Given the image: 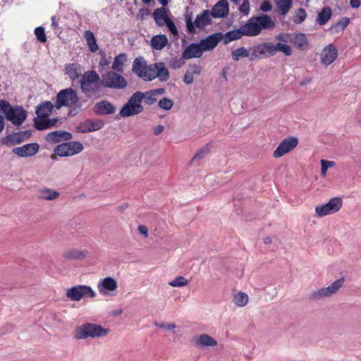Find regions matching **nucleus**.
Returning a JSON list of instances; mask_svg holds the SVG:
<instances>
[{
	"label": "nucleus",
	"mask_w": 361,
	"mask_h": 361,
	"mask_svg": "<svg viewBox=\"0 0 361 361\" xmlns=\"http://www.w3.org/2000/svg\"><path fill=\"white\" fill-rule=\"evenodd\" d=\"M54 105L51 102H44L41 103L36 109L37 118L34 119V126L39 130H45L54 126L59 121L58 118H49L51 114Z\"/></svg>",
	"instance_id": "1"
},
{
	"label": "nucleus",
	"mask_w": 361,
	"mask_h": 361,
	"mask_svg": "<svg viewBox=\"0 0 361 361\" xmlns=\"http://www.w3.org/2000/svg\"><path fill=\"white\" fill-rule=\"evenodd\" d=\"M245 36L254 37L260 34L262 29H273L275 23L271 18L266 14L253 16L241 26Z\"/></svg>",
	"instance_id": "2"
},
{
	"label": "nucleus",
	"mask_w": 361,
	"mask_h": 361,
	"mask_svg": "<svg viewBox=\"0 0 361 361\" xmlns=\"http://www.w3.org/2000/svg\"><path fill=\"white\" fill-rule=\"evenodd\" d=\"M0 112L3 113L6 118L14 126L21 125L27 116V111L22 106H13L8 101L0 100Z\"/></svg>",
	"instance_id": "3"
},
{
	"label": "nucleus",
	"mask_w": 361,
	"mask_h": 361,
	"mask_svg": "<svg viewBox=\"0 0 361 361\" xmlns=\"http://www.w3.org/2000/svg\"><path fill=\"white\" fill-rule=\"evenodd\" d=\"M81 91L87 96L97 94L102 87V79L94 71H88L81 76L80 81Z\"/></svg>",
	"instance_id": "4"
},
{
	"label": "nucleus",
	"mask_w": 361,
	"mask_h": 361,
	"mask_svg": "<svg viewBox=\"0 0 361 361\" xmlns=\"http://www.w3.org/2000/svg\"><path fill=\"white\" fill-rule=\"evenodd\" d=\"M109 331V329L103 328L101 325L85 323L75 329L74 338L76 340H85L88 338L104 337Z\"/></svg>",
	"instance_id": "5"
},
{
	"label": "nucleus",
	"mask_w": 361,
	"mask_h": 361,
	"mask_svg": "<svg viewBox=\"0 0 361 361\" xmlns=\"http://www.w3.org/2000/svg\"><path fill=\"white\" fill-rule=\"evenodd\" d=\"M144 99L143 92H135L129 98L127 103L125 104L120 110V115L122 117H129L141 113L144 108L142 106V102Z\"/></svg>",
	"instance_id": "6"
},
{
	"label": "nucleus",
	"mask_w": 361,
	"mask_h": 361,
	"mask_svg": "<svg viewBox=\"0 0 361 361\" xmlns=\"http://www.w3.org/2000/svg\"><path fill=\"white\" fill-rule=\"evenodd\" d=\"M78 97L75 90L71 87L60 90L56 95L55 107L57 109L62 106H75L78 103Z\"/></svg>",
	"instance_id": "7"
},
{
	"label": "nucleus",
	"mask_w": 361,
	"mask_h": 361,
	"mask_svg": "<svg viewBox=\"0 0 361 361\" xmlns=\"http://www.w3.org/2000/svg\"><path fill=\"white\" fill-rule=\"evenodd\" d=\"M102 83L105 87L113 89H124L127 87V81L121 74L114 71H107L102 75Z\"/></svg>",
	"instance_id": "8"
},
{
	"label": "nucleus",
	"mask_w": 361,
	"mask_h": 361,
	"mask_svg": "<svg viewBox=\"0 0 361 361\" xmlns=\"http://www.w3.org/2000/svg\"><path fill=\"white\" fill-rule=\"evenodd\" d=\"M66 295L71 300L79 301L85 297L94 298L96 296V293L89 286L78 285L68 288L66 290Z\"/></svg>",
	"instance_id": "9"
},
{
	"label": "nucleus",
	"mask_w": 361,
	"mask_h": 361,
	"mask_svg": "<svg viewBox=\"0 0 361 361\" xmlns=\"http://www.w3.org/2000/svg\"><path fill=\"white\" fill-rule=\"evenodd\" d=\"M82 149L83 146L80 142L72 141L57 145L54 152L59 157H70L80 153Z\"/></svg>",
	"instance_id": "10"
},
{
	"label": "nucleus",
	"mask_w": 361,
	"mask_h": 361,
	"mask_svg": "<svg viewBox=\"0 0 361 361\" xmlns=\"http://www.w3.org/2000/svg\"><path fill=\"white\" fill-rule=\"evenodd\" d=\"M212 22L211 14L208 10H204L200 14H198L192 23V18L188 17L186 19V26L188 32L194 33L195 31V27L199 29H203L205 26L210 24Z\"/></svg>",
	"instance_id": "11"
},
{
	"label": "nucleus",
	"mask_w": 361,
	"mask_h": 361,
	"mask_svg": "<svg viewBox=\"0 0 361 361\" xmlns=\"http://www.w3.org/2000/svg\"><path fill=\"white\" fill-rule=\"evenodd\" d=\"M342 204L343 201L341 198L333 197L328 203L317 206L315 211L319 216H324L338 212L341 208Z\"/></svg>",
	"instance_id": "12"
},
{
	"label": "nucleus",
	"mask_w": 361,
	"mask_h": 361,
	"mask_svg": "<svg viewBox=\"0 0 361 361\" xmlns=\"http://www.w3.org/2000/svg\"><path fill=\"white\" fill-rule=\"evenodd\" d=\"M298 145V139L296 137L290 136L284 139L274 151L273 157L280 158L292 151Z\"/></svg>",
	"instance_id": "13"
},
{
	"label": "nucleus",
	"mask_w": 361,
	"mask_h": 361,
	"mask_svg": "<svg viewBox=\"0 0 361 361\" xmlns=\"http://www.w3.org/2000/svg\"><path fill=\"white\" fill-rule=\"evenodd\" d=\"M39 144L34 142L15 147L12 149V152L19 157H27L36 154L39 152Z\"/></svg>",
	"instance_id": "14"
},
{
	"label": "nucleus",
	"mask_w": 361,
	"mask_h": 361,
	"mask_svg": "<svg viewBox=\"0 0 361 361\" xmlns=\"http://www.w3.org/2000/svg\"><path fill=\"white\" fill-rule=\"evenodd\" d=\"M31 135L29 130L13 133L3 138L2 142L6 145H16L20 144Z\"/></svg>",
	"instance_id": "15"
},
{
	"label": "nucleus",
	"mask_w": 361,
	"mask_h": 361,
	"mask_svg": "<svg viewBox=\"0 0 361 361\" xmlns=\"http://www.w3.org/2000/svg\"><path fill=\"white\" fill-rule=\"evenodd\" d=\"M276 54V47L273 43L266 42L256 46L252 54L254 58H259L261 56H274Z\"/></svg>",
	"instance_id": "16"
},
{
	"label": "nucleus",
	"mask_w": 361,
	"mask_h": 361,
	"mask_svg": "<svg viewBox=\"0 0 361 361\" xmlns=\"http://www.w3.org/2000/svg\"><path fill=\"white\" fill-rule=\"evenodd\" d=\"M118 287L117 281L112 277L108 276L100 280L97 285V289L100 294L108 295L109 292L114 291Z\"/></svg>",
	"instance_id": "17"
},
{
	"label": "nucleus",
	"mask_w": 361,
	"mask_h": 361,
	"mask_svg": "<svg viewBox=\"0 0 361 361\" xmlns=\"http://www.w3.org/2000/svg\"><path fill=\"white\" fill-rule=\"evenodd\" d=\"M338 56V50L333 44L326 47L321 54L322 63L329 66L332 63Z\"/></svg>",
	"instance_id": "18"
},
{
	"label": "nucleus",
	"mask_w": 361,
	"mask_h": 361,
	"mask_svg": "<svg viewBox=\"0 0 361 361\" xmlns=\"http://www.w3.org/2000/svg\"><path fill=\"white\" fill-rule=\"evenodd\" d=\"M204 49L201 43L190 44L183 52L182 56L184 59L200 58L202 56Z\"/></svg>",
	"instance_id": "19"
},
{
	"label": "nucleus",
	"mask_w": 361,
	"mask_h": 361,
	"mask_svg": "<svg viewBox=\"0 0 361 361\" xmlns=\"http://www.w3.org/2000/svg\"><path fill=\"white\" fill-rule=\"evenodd\" d=\"M228 11L227 0H220L212 8L211 16L214 18H223L228 15Z\"/></svg>",
	"instance_id": "20"
},
{
	"label": "nucleus",
	"mask_w": 361,
	"mask_h": 361,
	"mask_svg": "<svg viewBox=\"0 0 361 361\" xmlns=\"http://www.w3.org/2000/svg\"><path fill=\"white\" fill-rule=\"evenodd\" d=\"M223 39V35L221 32L214 33L204 39H202L200 43L204 51L212 50L214 49L218 43Z\"/></svg>",
	"instance_id": "21"
},
{
	"label": "nucleus",
	"mask_w": 361,
	"mask_h": 361,
	"mask_svg": "<svg viewBox=\"0 0 361 361\" xmlns=\"http://www.w3.org/2000/svg\"><path fill=\"white\" fill-rule=\"evenodd\" d=\"M93 109L94 113L98 115L113 114L116 111V108L113 104L106 100L97 102Z\"/></svg>",
	"instance_id": "22"
},
{
	"label": "nucleus",
	"mask_w": 361,
	"mask_h": 361,
	"mask_svg": "<svg viewBox=\"0 0 361 361\" xmlns=\"http://www.w3.org/2000/svg\"><path fill=\"white\" fill-rule=\"evenodd\" d=\"M104 126L103 122L101 121H91L87 120L85 122L80 123L78 128L79 132L85 133L88 132H93L101 129Z\"/></svg>",
	"instance_id": "23"
},
{
	"label": "nucleus",
	"mask_w": 361,
	"mask_h": 361,
	"mask_svg": "<svg viewBox=\"0 0 361 361\" xmlns=\"http://www.w3.org/2000/svg\"><path fill=\"white\" fill-rule=\"evenodd\" d=\"M71 138V133L62 130H56L49 133L47 135V140L53 143H57L62 141L70 140Z\"/></svg>",
	"instance_id": "24"
},
{
	"label": "nucleus",
	"mask_w": 361,
	"mask_h": 361,
	"mask_svg": "<svg viewBox=\"0 0 361 361\" xmlns=\"http://www.w3.org/2000/svg\"><path fill=\"white\" fill-rule=\"evenodd\" d=\"M153 18L157 25L159 27L163 26L170 18L164 6L156 8L153 12Z\"/></svg>",
	"instance_id": "25"
},
{
	"label": "nucleus",
	"mask_w": 361,
	"mask_h": 361,
	"mask_svg": "<svg viewBox=\"0 0 361 361\" xmlns=\"http://www.w3.org/2000/svg\"><path fill=\"white\" fill-rule=\"evenodd\" d=\"M290 43L299 50L306 49L308 40L306 35L303 33H298L292 36Z\"/></svg>",
	"instance_id": "26"
},
{
	"label": "nucleus",
	"mask_w": 361,
	"mask_h": 361,
	"mask_svg": "<svg viewBox=\"0 0 361 361\" xmlns=\"http://www.w3.org/2000/svg\"><path fill=\"white\" fill-rule=\"evenodd\" d=\"M155 78H158L160 81L165 82L169 78V72L162 62L155 63Z\"/></svg>",
	"instance_id": "27"
},
{
	"label": "nucleus",
	"mask_w": 361,
	"mask_h": 361,
	"mask_svg": "<svg viewBox=\"0 0 361 361\" xmlns=\"http://www.w3.org/2000/svg\"><path fill=\"white\" fill-rule=\"evenodd\" d=\"M331 16V8L329 6H324L322 11L318 13L316 22L319 25H324L330 20Z\"/></svg>",
	"instance_id": "28"
},
{
	"label": "nucleus",
	"mask_w": 361,
	"mask_h": 361,
	"mask_svg": "<svg viewBox=\"0 0 361 361\" xmlns=\"http://www.w3.org/2000/svg\"><path fill=\"white\" fill-rule=\"evenodd\" d=\"M83 37L89 50L93 53L96 52L99 49V47L94 33L90 30H85Z\"/></svg>",
	"instance_id": "29"
},
{
	"label": "nucleus",
	"mask_w": 361,
	"mask_h": 361,
	"mask_svg": "<svg viewBox=\"0 0 361 361\" xmlns=\"http://www.w3.org/2000/svg\"><path fill=\"white\" fill-rule=\"evenodd\" d=\"M169 40L165 35H157L151 39V46L154 49L161 50L166 46Z\"/></svg>",
	"instance_id": "30"
},
{
	"label": "nucleus",
	"mask_w": 361,
	"mask_h": 361,
	"mask_svg": "<svg viewBox=\"0 0 361 361\" xmlns=\"http://www.w3.org/2000/svg\"><path fill=\"white\" fill-rule=\"evenodd\" d=\"M88 252L86 250H78L76 249H71L66 251L63 254V257L68 260L82 259H84Z\"/></svg>",
	"instance_id": "31"
},
{
	"label": "nucleus",
	"mask_w": 361,
	"mask_h": 361,
	"mask_svg": "<svg viewBox=\"0 0 361 361\" xmlns=\"http://www.w3.org/2000/svg\"><path fill=\"white\" fill-rule=\"evenodd\" d=\"M195 345L201 347H212L217 345L216 341L208 334H201L195 341Z\"/></svg>",
	"instance_id": "32"
},
{
	"label": "nucleus",
	"mask_w": 361,
	"mask_h": 361,
	"mask_svg": "<svg viewBox=\"0 0 361 361\" xmlns=\"http://www.w3.org/2000/svg\"><path fill=\"white\" fill-rule=\"evenodd\" d=\"M243 36L245 35L243 31L242 27L237 30L228 31L223 36L224 44H227L233 40L240 39Z\"/></svg>",
	"instance_id": "33"
},
{
	"label": "nucleus",
	"mask_w": 361,
	"mask_h": 361,
	"mask_svg": "<svg viewBox=\"0 0 361 361\" xmlns=\"http://www.w3.org/2000/svg\"><path fill=\"white\" fill-rule=\"evenodd\" d=\"M165 90L164 88H159L143 93L145 102L148 105L154 104L157 101V95L159 94H163Z\"/></svg>",
	"instance_id": "34"
},
{
	"label": "nucleus",
	"mask_w": 361,
	"mask_h": 361,
	"mask_svg": "<svg viewBox=\"0 0 361 361\" xmlns=\"http://www.w3.org/2000/svg\"><path fill=\"white\" fill-rule=\"evenodd\" d=\"M66 73L72 80H75L80 75V65L78 63H70L66 66Z\"/></svg>",
	"instance_id": "35"
},
{
	"label": "nucleus",
	"mask_w": 361,
	"mask_h": 361,
	"mask_svg": "<svg viewBox=\"0 0 361 361\" xmlns=\"http://www.w3.org/2000/svg\"><path fill=\"white\" fill-rule=\"evenodd\" d=\"M127 60V55L126 54H119L114 60L112 64V69L118 73L123 72L124 63Z\"/></svg>",
	"instance_id": "36"
},
{
	"label": "nucleus",
	"mask_w": 361,
	"mask_h": 361,
	"mask_svg": "<svg viewBox=\"0 0 361 361\" xmlns=\"http://www.w3.org/2000/svg\"><path fill=\"white\" fill-rule=\"evenodd\" d=\"M349 24L350 18L348 17H343L341 20L334 24H332L329 28V30L332 33H340L343 32Z\"/></svg>",
	"instance_id": "37"
},
{
	"label": "nucleus",
	"mask_w": 361,
	"mask_h": 361,
	"mask_svg": "<svg viewBox=\"0 0 361 361\" xmlns=\"http://www.w3.org/2000/svg\"><path fill=\"white\" fill-rule=\"evenodd\" d=\"M60 194L58 191L49 188H43L39 190V198L46 200L57 199Z\"/></svg>",
	"instance_id": "38"
},
{
	"label": "nucleus",
	"mask_w": 361,
	"mask_h": 361,
	"mask_svg": "<svg viewBox=\"0 0 361 361\" xmlns=\"http://www.w3.org/2000/svg\"><path fill=\"white\" fill-rule=\"evenodd\" d=\"M146 66V62L142 57L136 58L133 63V71L140 78Z\"/></svg>",
	"instance_id": "39"
},
{
	"label": "nucleus",
	"mask_w": 361,
	"mask_h": 361,
	"mask_svg": "<svg viewBox=\"0 0 361 361\" xmlns=\"http://www.w3.org/2000/svg\"><path fill=\"white\" fill-rule=\"evenodd\" d=\"M275 2L280 14L283 16L288 13L293 4L292 0H275Z\"/></svg>",
	"instance_id": "40"
},
{
	"label": "nucleus",
	"mask_w": 361,
	"mask_h": 361,
	"mask_svg": "<svg viewBox=\"0 0 361 361\" xmlns=\"http://www.w3.org/2000/svg\"><path fill=\"white\" fill-rule=\"evenodd\" d=\"M155 63L146 66L140 78L146 81H152L155 78Z\"/></svg>",
	"instance_id": "41"
},
{
	"label": "nucleus",
	"mask_w": 361,
	"mask_h": 361,
	"mask_svg": "<svg viewBox=\"0 0 361 361\" xmlns=\"http://www.w3.org/2000/svg\"><path fill=\"white\" fill-rule=\"evenodd\" d=\"M344 281H345L344 278H341V279H337L335 281H334L328 287H326L325 288L326 290V293H327L329 297H330L332 295L338 292V290L343 286Z\"/></svg>",
	"instance_id": "42"
},
{
	"label": "nucleus",
	"mask_w": 361,
	"mask_h": 361,
	"mask_svg": "<svg viewBox=\"0 0 361 361\" xmlns=\"http://www.w3.org/2000/svg\"><path fill=\"white\" fill-rule=\"evenodd\" d=\"M326 298H329V295L325 288L313 290L310 294V299L314 301H318Z\"/></svg>",
	"instance_id": "43"
},
{
	"label": "nucleus",
	"mask_w": 361,
	"mask_h": 361,
	"mask_svg": "<svg viewBox=\"0 0 361 361\" xmlns=\"http://www.w3.org/2000/svg\"><path fill=\"white\" fill-rule=\"evenodd\" d=\"M248 295L243 292H240L234 295L233 301L238 307H244L248 302Z\"/></svg>",
	"instance_id": "44"
},
{
	"label": "nucleus",
	"mask_w": 361,
	"mask_h": 361,
	"mask_svg": "<svg viewBox=\"0 0 361 361\" xmlns=\"http://www.w3.org/2000/svg\"><path fill=\"white\" fill-rule=\"evenodd\" d=\"M247 57L249 56V52L245 47H240L236 49L232 52V59L235 61H238L239 60V57Z\"/></svg>",
	"instance_id": "45"
},
{
	"label": "nucleus",
	"mask_w": 361,
	"mask_h": 361,
	"mask_svg": "<svg viewBox=\"0 0 361 361\" xmlns=\"http://www.w3.org/2000/svg\"><path fill=\"white\" fill-rule=\"evenodd\" d=\"M188 283V279H186L183 276H177L175 278V279L170 281L169 284L173 287H181L186 286Z\"/></svg>",
	"instance_id": "46"
},
{
	"label": "nucleus",
	"mask_w": 361,
	"mask_h": 361,
	"mask_svg": "<svg viewBox=\"0 0 361 361\" xmlns=\"http://www.w3.org/2000/svg\"><path fill=\"white\" fill-rule=\"evenodd\" d=\"M35 35L37 40L41 43H45L47 41L44 27L41 26L36 27L35 29Z\"/></svg>",
	"instance_id": "47"
},
{
	"label": "nucleus",
	"mask_w": 361,
	"mask_h": 361,
	"mask_svg": "<svg viewBox=\"0 0 361 361\" xmlns=\"http://www.w3.org/2000/svg\"><path fill=\"white\" fill-rule=\"evenodd\" d=\"M99 54L100 56L99 66H108L111 62V56H106L105 51L102 50L99 51Z\"/></svg>",
	"instance_id": "48"
},
{
	"label": "nucleus",
	"mask_w": 361,
	"mask_h": 361,
	"mask_svg": "<svg viewBox=\"0 0 361 361\" xmlns=\"http://www.w3.org/2000/svg\"><path fill=\"white\" fill-rule=\"evenodd\" d=\"M275 47H276V53L279 51L284 53L285 55H286V56H290L292 54L291 47L288 44H282V43L279 42L275 45Z\"/></svg>",
	"instance_id": "49"
},
{
	"label": "nucleus",
	"mask_w": 361,
	"mask_h": 361,
	"mask_svg": "<svg viewBox=\"0 0 361 361\" xmlns=\"http://www.w3.org/2000/svg\"><path fill=\"white\" fill-rule=\"evenodd\" d=\"M159 106L164 110H169L173 105V101L171 99L163 98L158 103Z\"/></svg>",
	"instance_id": "50"
},
{
	"label": "nucleus",
	"mask_w": 361,
	"mask_h": 361,
	"mask_svg": "<svg viewBox=\"0 0 361 361\" xmlns=\"http://www.w3.org/2000/svg\"><path fill=\"white\" fill-rule=\"evenodd\" d=\"M322 164V175L325 176L326 171L329 168L334 167L335 166V162L332 161H327L324 159L321 160Z\"/></svg>",
	"instance_id": "51"
},
{
	"label": "nucleus",
	"mask_w": 361,
	"mask_h": 361,
	"mask_svg": "<svg viewBox=\"0 0 361 361\" xmlns=\"http://www.w3.org/2000/svg\"><path fill=\"white\" fill-rule=\"evenodd\" d=\"M306 16L307 13L305 10L304 8H300L294 17V22L295 23H301L305 20Z\"/></svg>",
	"instance_id": "52"
},
{
	"label": "nucleus",
	"mask_w": 361,
	"mask_h": 361,
	"mask_svg": "<svg viewBox=\"0 0 361 361\" xmlns=\"http://www.w3.org/2000/svg\"><path fill=\"white\" fill-rule=\"evenodd\" d=\"M238 9L241 13L247 16L250 10V1L248 0H244Z\"/></svg>",
	"instance_id": "53"
},
{
	"label": "nucleus",
	"mask_w": 361,
	"mask_h": 361,
	"mask_svg": "<svg viewBox=\"0 0 361 361\" xmlns=\"http://www.w3.org/2000/svg\"><path fill=\"white\" fill-rule=\"evenodd\" d=\"M164 25H166V26L168 27L169 31L171 34H173V35H178L177 27H176L174 23L171 18H169Z\"/></svg>",
	"instance_id": "54"
},
{
	"label": "nucleus",
	"mask_w": 361,
	"mask_h": 361,
	"mask_svg": "<svg viewBox=\"0 0 361 361\" xmlns=\"http://www.w3.org/2000/svg\"><path fill=\"white\" fill-rule=\"evenodd\" d=\"M153 324L157 327H159L161 329H166L169 331L173 330V329H176V327L175 324H167V323H164V322L159 324L157 321L154 322Z\"/></svg>",
	"instance_id": "55"
},
{
	"label": "nucleus",
	"mask_w": 361,
	"mask_h": 361,
	"mask_svg": "<svg viewBox=\"0 0 361 361\" xmlns=\"http://www.w3.org/2000/svg\"><path fill=\"white\" fill-rule=\"evenodd\" d=\"M291 38H292V36H290V35H288V34H279L276 36V39H278L281 42H283L284 43H288V42L290 43Z\"/></svg>",
	"instance_id": "56"
},
{
	"label": "nucleus",
	"mask_w": 361,
	"mask_h": 361,
	"mask_svg": "<svg viewBox=\"0 0 361 361\" xmlns=\"http://www.w3.org/2000/svg\"><path fill=\"white\" fill-rule=\"evenodd\" d=\"M193 80H194L193 73H190V71H187L185 73V75L183 78L184 82L187 85H190V84L192 83Z\"/></svg>",
	"instance_id": "57"
},
{
	"label": "nucleus",
	"mask_w": 361,
	"mask_h": 361,
	"mask_svg": "<svg viewBox=\"0 0 361 361\" xmlns=\"http://www.w3.org/2000/svg\"><path fill=\"white\" fill-rule=\"evenodd\" d=\"M272 8L271 4L268 1H264L260 6V9L264 12H268Z\"/></svg>",
	"instance_id": "58"
},
{
	"label": "nucleus",
	"mask_w": 361,
	"mask_h": 361,
	"mask_svg": "<svg viewBox=\"0 0 361 361\" xmlns=\"http://www.w3.org/2000/svg\"><path fill=\"white\" fill-rule=\"evenodd\" d=\"M208 152H209V150L207 149H204V148L201 149L200 150H199L197 152V153L195 154V155L193 157L192 160H194L197 158H199V159L203 158L205 156V154L208 153Z\"/></svg>",
	"instance_id": "59"
},
{
	"label": "nucleus",
	"mask_w": 361,
	"mask_h": 361,
	"mask_svg": "<svg viewBox=\"0 0 361 361\" xmlns=\"http://www.w3.org/2000/svg\"><path fill=\"white\" fill-rule=\"evenodd\" d=\"M51 20V27H52L53 30H54V32H56L59 30V24L56 21V16H52Z\"/></svg>",
	"instance_id": "60"
},
{
	"label": "nucleus",
	"mask_w": 361,
	"mask_h": 361,
	"mask_svg": "<svg viewBox=\"0 0 361 361\" xmlns=\"http://www.w3.org/2000/svg\"><path fill=\"white\" fill-rule=\"evenodd\" d=\"M164 130V126L161 125H158L154 128V134L155 135H160Z\"/></svg>",
	"instance_id": "61"
},
{
	"label": "nucleus",
	"mask_w": 361,
	"mask_h": 361,
	"mask_svg": "<svg viewBox=\"0 0 361 361\" xmlns=\"http://www.w3.org/2000/svg\"><path fill=\"white\" fill-rule=\"evenodd\" d=\"M360 0H350V5L353 8H357L360 6Z\"/></svg>",
	"instance_id": "62"
},
{
	"label": "nucleus",
	"mask_w": 361,
	"mask_h": 361,
	"mask_svg": "<svg viewBox=\"0 0 361 361\" xmlns=\"http://www.w3.org/2000/svg\"><path fill=\"white\" fill-rule=\"evenodd\" d=\"M138 231L144 235L145 238H147L148 235V230L147 227H137Z\"/></svg>",
	"instance_id": "63"
},
{
	"label": "nucleus",
	"mask_w": 361,
	"mask_h": 361,
	"mask_svg": "<svg viewBox=\"0 0 361 361\" xmlns=\"http://www.w3.org/2000/svg\"><path fill=\"white\" fill-rule=\"evenodd\" d=\"M5 127V121L4 117L0 114V133L4 130Z\"/></svg>",
	"instance_id": "64"
}]
</instances>
